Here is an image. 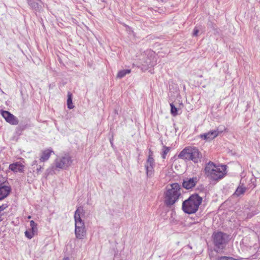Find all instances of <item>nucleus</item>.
Listing matches in <instances>:
<instances>
[{
  "label": "nucleus",
  "mask_w": 260,
  "mask_h": 260,
  "mask_svg": "<svg viewBox=\"0 0 260 260\" xmlns=\"http://www.w3.org/2000/svg\"><path fill=\"white\" fill-rule=\"evenodd\" d=\"M63 260H69V257H65L63 259Z\"/></svg>",
  "instance_id": "29"
},
{
  "label": "nucleus",
  "mask_w": 260,
  "mask_h": 260,
  "mask_svg": "<svg viewBox=\"0 0 260 260\" xmlns=\"http://www.w3.org/2000/svg\"><path fill=\"white\" fill-rule=\"evenodd\" d=\"M152 152L149 150L148 159L145 165L146 175L148 178H151L154 175L155 166L154 159L152 157Z\"/></svg>",
  "instance_id": "7"
},
{
  "label": "nucleus",
  "mask_w": 260,
  "mask_h": 260,
  "mask_svg": "<svg viewBox=\"0 0 260 260\" xmlns=\"http://www.w3.org/2000/svg\"><path fill=\"white\" fill-rule=\"evenodd\" d=\"M75 234L76 238L83 239L86 235V230L85 228H75Z\"/></svg>",
  "instance_id": "14"
},
{
  "label": "nucleus",
  "mask_w": 260,
  "mask_h": 260,
  "mask_svg": "<svg viewBox=\"0 0 260 260\" xmlns=\"http://www.w3.org/2000/svg\"><path fill=\"white\" fill-rule=\"evenodd\" d=\"M131 71L129 69L122 70L118 72L117 77L119 78H122L124 77L126 75L128 74L131 73Z\"/></svg>",
  "instance_id": "18"
},
{
  "label": "nucleus",
  "mask_w": 260,
  "mask_h": 260,
  "mask_svg": "<svg viewBox=\"0 0 260 260\" xmlns=\"http://www.w3.org/2000/svg\"><path fill=\"white\" fill-rule=\"evenodd\" d=\"M202 154L196 147L188 146L183 149L179 153L178 157L187 160H192L194 163L201 161Z\"/></svg>",
  "instance_id": "3"
},
{
  "label": "nucleus",
  "mask_w": 260,
  "mask_h": 260,
  "mask_svg": "<svg viewBox=\"0 0 260 260\" xmlns=\"http://www.w3.org/2000/svg\"><path fill=\"white\" fill-rule=\"evenodd\" d=\"M213 239L216 251L219 252L225 247L229 241V236L226 234L219 232L213 233Z\"/></svg>",
  "instance_id": "5"
},
{
  "label": "nucleus",
  "mask_w": 260,
  "mask_h": 260,
  "mask_svg": "<svg viewBox=\"0 0 260 260\" xmlns=\"http://www.w3.org/2000/svg\"><path fill=\"white\" fill-rule=\"evenodd\" d=\"M43 169V168L41 166H37V168H36V173L37 174H39L42 171V169Z\"/></svg>",
  "instance_id": "26"
},
{
  "label": "nucleus",
  "mask_w": 260,
  "mask_h": 260,
  "mask_svg": "<svg viewBox=\"0 0 260 260\" xmlns=\"http://www.w3.org/2000/svg\"><path fill=\"white\" fill-rule=\"evenodd\" d=\"M245 191V188L242 187H238L236 191L235 192V194L237 196H239L244 193Z\"/></svg>",
  "instance_id": "19"
},
{
  "label": "nucleus",
  "mask_w": 260,
  "mask_h": 260,
  "mask_svg": "<svg viewBox=\"0 0 260 260\" xmlns=\"http://www.w3.org/2000/svg\"><path fill=\"white\" fill-rule=\"evenodd\" d=\"M35 233L34 231L29 230L25 232V235L27 238L30 239L34 237Z\"/></svg>",
  "instance_id": "21"
},
{
  "label": "nucleus",
  "mask_w": 260,
  "mask_h": 260,
  "mask_svg": "<svg viewBox=\"0 0 260 260\" xmlns=\"http://www.w3.org/2000/svg\"><path fill=\"white\" fill-rule=\"evenodd\" d=\"M170 187V188H168L165 197V203L168 207H171L177 202L181 195L180 186L178 183H173Z\"/></svg>",
  "instance_id": "4"
},
{
  "label": "nucleus",
  "mask_w": 260,
  "mask_h": 260,
  "mask_svg": "<svg viewBox=\"0 0 260 260\" xmlns=\"http://www.w3.org/2000/svg\"><path fill=\"white\" fill-rule=\"evenodd\" d=\"M226 165L216 166L211 161H209L204 169L206 176L213 180H218L223 178L226 174Z\"/></svg>",
  "instance_id": "1"
},
{
  "label": "nucleus",
  "mask_w": 260,
  "mask_h": 260,
  "mask_svg": "<svg viewBox=\"0 0 260 260\" xmlns=\"http://www.w3.org/2000/svg\"><path fill=\"white\" fill-rule=\"evenodd\" d=\"M170 107H171V114L175 116L178 114L177 111V108L175 107V106L174 105L173 103L170 104Z\"/></svg>",
  "instance_id": "20"
},
{
  "label": "nucleus",
  "mask_w": 260,
  "mask_h": 260,
  "mask_svg": "<svg viewBox=\"0 0 260 260\" xmlns=\"http://www.w3.org/2000/svg\"><path fill=\"white\" fill-rule=\"evenodd\" d=\"M40 1L27 0L28 5L34 10H37L40 8V6L38 3Z\"/></svg>",
  "instance_id": "16"
},
{
  "label": "nucleus",
  "mask_w": 260,
  "mask_h": 260,
  "mask_svg": "<svg viewBox=\"0 0 260 260\" xmlns=\"http://www.w3.org/2000/svg\"><path fill=\"white\" fill-rule=\"evenodd\" d=\"M67 106L69 109H72L74 107L72 103V94L70 92L68 93Z\"/></svg>",
  "instance_id": "17"
},
{
  "label": "nucleus",
  "mask_w": 260,
  "mask_h": 260,
  "mask_svg": "<svg viewBox=\"0 0 260 260\" xmlns=\"http://www.w3.org/2000/svg\"><path fill=\"white\" fill-rule=\"evenodd\" d=\"M148 66H153V64L149 63V64H148Z\"/></svg>",
  "instance_id": "30"
},
{
  "label": "nucleus",
  "mask_w": 260,
  "mask_h": 260,
  "mask_svg": "<svg viewBox=\"0 0 260 260\" xmlns=\"http://www.w3.org/2000/svg\"><path fill=\"white\" fill-rule=\"evenodd\" d=\"M72 160L71 157L69 154H64V155L58 157L55 160L54 165L56 169H66L72 164Z\"/></svg>",
  "instance_id": "6"
},
{
  "label": "nucleus",
  "mask_w": 260,
  "mask_h": 260,
  "mask_svg": "<svg viewBox=\"0 0 260 260\" xmlns=\"http://www.w3.org/2000/svg\"><path fill=\"white\" fill-rule=\"evenodd\" d=\"M199 32V29L198 27H196L193 29V36H197L198 35V33Z\"/></svg>",
  "instance_id": "25"
},
{
  "label": "nucleus",
  "mask_w": 260,
  "mask_h": 260,
  "mask_svg": "<svg viewBox=\"0 0 260 260\" xmlns=\"http://www.w3.org/2000/svg\"><path fill=\"white\" fill-rule=\"evenodd\" d=\"M31 218V216H29L28 217V218Z\"/></svg>",
  "instance_id": "31"
},
{
  "label": "nucleus",
  "mask_w": 260,
  "mask_h": 260,
  "mask_svg": "<svg viewBox=\"0 0 260 260\" xmlns=\"http://www.w3.org/2000/svg\"><path fill=\"white\" fill-rule=\"evenodd\" d=\"M2 115L11 124L17 125L19 121L17 117L7 111H2Z\"/></svg>",
  "instance_id": "9"
},
{
  "label": "nucleus",
  "mask_w": 260,
  "mask_h": 260,
  "mask_svg": "<svg viewBox=\"0 0 260 260\" xmlns=\"http://www.w3.org/2000/svg\"><path fill=\"white\" fill-rule=\"evenodd\" d=\"M53 152L51 149H46L44 150L41 155L40 160L41 162H44L47 160L51 155V153Z\"/></svg>",
  "instance_id": "15"
},
{
  "label": "nucleus",
  "mask_w": 260,
  "mask_h": 260,
  "mask_svg": "<svg viewBox=\"0 0 260 260\" xmlns=\"http://www.w3.org/2000/svg\"><path fill=\"white\" fill-rule=\"evenodd\" d=\"M11 191V188L9 186L0 183V201L7 198Z\"/></svg>",
  "instance_id": "11"
},
{
  "label": "nucleus",
  "mask_w": 260,
  "mask_h": 260,
  "mask_svg": "<svg viewBox=\"0 0 260 260\" xmlns=\"http://www.w3.org/2000/svg\"><path fill=\"white\" fill-rule=\"evenodd\" d=\"M170 150L169 147L164 146L162 150V157L164 159L166 158V155L168 154Z\"/></svg>",
  "instance_id": "24"
},
{
  "label": "nucleus",
  "mask_w": 260,
  "mask_h": 260,
  "mask_svg": "<svg viewBox=\"0 0 260 260\" xmlns=\"http://www.w3.org/2000/svg\"><path fill=\"white\" fill-rule=\"evenodd\" d=\"M230 257L221 256L218 258L217 260H230Z\"/></svg>",
  "instance_id": "27"
},
{
  "label": "nucleus",
  "mask_w": 260,
  "mask_h": 260,
  "mask_svg": "<svg viewBox=\"0 0 260 260\" xmlns=\"http://www.w3.org/2000/svg\"><path fill=\"white\" fill-rule=\"evenodd\" d=\"M202 202V197L197 193L193 194L183 202L182 210L188 214L194 213L198 210Z\"/></svg>",
  "instance_id": "2"
},
{
  "label": "nucleus",
  "mask_w": 260,
  "mask_h": 260,
  "mask_svg": "<svg viewBox=\"0 0 260 260\" xmlns=\"http://www.w3.org/2000/svg\"><path fill=\"white\" fill-rule=\"evenodd\" d=\"M83 212V208L78 207L74 214V219L75 222V228H85L84 222L81 219V215Z\"/></svg>",
  "instance_id": "8"
},
{
  "label": "nucleus",
  "mask_w": 260,
  "mask_h": 260,
  "mask_svg": "<svg viewBox=\"0 0 260 260\" xmlns=\"http://www.w3.org/2000/svg\"><path fill=\"white\" fill-rule=\"evenodd\" d=\"M35 166H36L37 167L38 166V161L37 160H34L33 162H32V166L34 167V168H35V167H34Z\"/></svg>",
  "instance_id": "28"
},
{
  "label": "nucleus",
  "mask_w": 260,
  "mask_h": 260,
  "mask_svg": "<svg viewBox=\"0 0 260 260\" xmlns=\"http://www.w3.org/2000/svg\"><path fill=\"white\" fill-rule=\"evenodd\" d=\"M198 181V179L196 177L190 178H186V179L184 180L182 183V185L183 187H184L185 188L189 189L193 187L196 185Z\"/></svg>",
  "instance_id": "12"
},
{
  "label": "nucleus",
  "mask_w": 260,
  "mask_h": 260,
  "mask_svg": "<svg viewBox=\"0 0 260 260\" xmlns=\"http://www.w3.org/2000/svg\"><path fill=\"white\" fill-rule=\"evenodd\" d=\"M8 207V205L7 204H3L2 205L0 206V221H2L1 217L3 215L2 211Z\"/></svg>",
  "instance_id": "23"
},
{
  "label": "nucleus",
  "mask_w": 260,
  "mask_h": 260,
  "mask_svg": "<svg viewBox=\"0 0 260 260\" xmlns=\"http://www.w3.org/2000/svg\"><path fill=\"white\" fill-rule=\"evenodd\" d=\"M30 230L36 232L37 231V224L33 221L31 220L30 222Z\"/></svg>",
  "instance_id": "22"
},
{
  "label": "nucleus",
  "mask_w": 260,
  "mask_h": 260,
  "mask_svg": "<svg viewBox=\"0 0 260 260\" xmlns=\"http://www.w3.org/2000/svg\"><path fill=\"white\" fill-rule=\"evenodd\" d=\"M218 128L216 130L210 131L208 133H204L200 135V138L202 139L210 141L216 138L219 134Z\"/></svg>",
  "instance_id": "10"
},
{
  "label": "nucleus",
  "mask_w": 260,
  "mask_h": 260,
  "mask_svg": "<svg viewBox=\"0 0 260 260\" xmlns=\"http://www.w3.org/2000/svg\"><path fill=\"white\" fill-rule=\"evenodd\" d=\"M24 166L20 162H16L10 164L9 169L14 172H23Z\"/></svg>",
  "instance_id": "13"
}]
</instances>
